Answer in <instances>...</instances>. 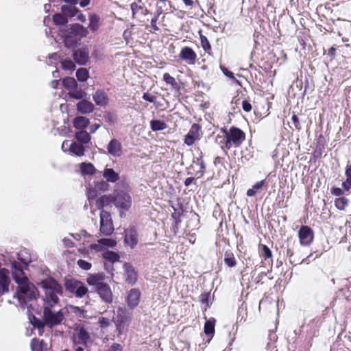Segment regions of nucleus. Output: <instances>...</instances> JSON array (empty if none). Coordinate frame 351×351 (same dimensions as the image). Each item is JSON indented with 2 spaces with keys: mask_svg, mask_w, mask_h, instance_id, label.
Masks as SVG:
<instances>
[{
  "mask_svg": "<svg viewBox=\"0 0 351 351\" xmlns=\"http://www.w3.org/2000/svg\"><path fill=\"white\" fill-rule=\"evenodd\" d=\"M44 291L43 319L45 324L52 328L60 324L64 318L62 311H53L51 308L59 302L58 295H62L63 288L51 277L42 280L38 284Z\"/></svg>",
  "mask_w": 351,
  "mask_h": 351,
  "instance_id": "nucleus-1",
  "label": "nucleus"
},
{
  "mask_svg": "<svg viewBox=\"0 0 351 351\" xmlns=\"http://www.w3.org/2000/svg\"><path fill=\"white\" fill-rule=\"evenodd\" d=\"M64 46L66 48H74L81 40L88 33L87 28L79 23H73L64 26L60 29Z\"/></svg>",
  "mask_w": 351,
  "mask_h": 351,
  "instance_id": "nucleus-2",
  "label": "nucleus"
},
{
  "mask_svg": "<svg viewBox=\"0 0 351 351\" xmlns=\"http://www.w3.org/2000/svg\"><path fill=\"white\" fill-rule=\"evenodd\" d=\"M105 277L104 273L90 274L86 278V282L90 286L93 287L103 302L111 304L113 301V295L110 286L104 282Z\"/></svg>",
  "mask_w": 351,
  "mask_h": 351,
  "instance_id": "nucleus-3",
  "label": "nucleus"
},
{
  "mask_svg": "<svg viewBox=\"0 0 351 351\" xmlns=\"http://www.w3.org/2000/svg\"><path fill=\"white\" fill-rule=\"evenodd\" d=\"M221 131L223 134V137L219 142V143H223L221 145L222 149H230L233 147H238L245 139V132L239 128L232 126L229 130L221 128Z\"/></svg>",
  "mask_w": 351,
  "mask_h": 351,
  "instance_id": "nucleus-4",
  "label": "nucleus"
},
{
  "mask_svg": "<svg viewBox=\"0 0 351 351\" xmlns=\"http://www.w3.org/2000/svg\"><path fill=\"white\" fill-rule=\"evenodd\" d=\"M37 289L28 281L19 285L16 291V298L21 305L25 304L27 301L36 298L37 295Z\"/></svg>",
  "mask_w": 351,
  "mask_h": 351,
  "instance_id": "nucleus-5",
  "label": "nucleus"
},
{
  "mask_svg": "<svg viewBox=\"0 0 351 351\" xmlns=\"http://www.w3.org/2000/svg\"><path fill=\"white\" fill-rule=\"evenodd\" d=\"M112 193L114 206L122 211L129 210L132 203L130 194L121 189H114Z\"/></svg>",
  "mask_w": 351,
  "mask_h": 351,
  "instance_id": "nucleus-6",
  "label": "nucleus"
},
{
  "mask_svg": "<svg viewBox=\"0 0 351 351\" xmlns=\"http://www.w3.org/2000/svg\"><path fill=\"white\" fill-rule=\"evenodd\" d=\"M64 287L66 291L75 294L77 298H83L88 292V288L82 281L74 278L66 279Z\"/></svg>",
  "mask_w": 351,
  "mask_h": 351,
  "instance_id": "nucleus-7",
  "label": "nucleus"
},
{
  "mask_svg": "<svg viewBox=\"0 0 351 351\" xmlns=\"http://www.w3.org/2000/svg\"><path fill=\"white\" fill-rule=\"evenodd\" d=\"M74 344H79L87 347L88 344L92 343L90 333L84 326L80 325L76 326L74 328Z\"/></svg>",
  "mask_w": 351,
  "mask_h": 351,
  "instance_id": "nucleus-8",
  "label": "nucleus"
},
{
  "mask_svg": "<svg viewBox=\"0 0 351 351\" xmlns=\"http://www.w3.org/2000/svg\"><path fill=\"white\" fill-rule=\"evenodd\" d=\"M114 230L111 215L108 211L101 210L100 212V232L106 235H110Z\"/></svg>",
  "mask_w": 351,
  "mask_h": 351,
  "instance_id": "nucleus-9",
  "label": "nucleus"
},
{
  "mask_svg": "<svg viewBox=\"0 0 351 351\" xmlns=\"http://www.w3.org/2000/svg\"><path fill=\"white\" fill-rule=\"evenodd\" d=\"M90 51L88 47H83L72 50V57L74 61L79 65H86L90 60Z\"/></svg>",
  "mask_w": 351,
  "mask_h": 351,
  "instance_id": "nucleus-10",
  "label": "nucleus"
},
{
  "mask_svg": "<svg viewBox=\"0 0 351 351\" xmlns=\"http://www.w3.org/2000/svg\"><path fill=\"white\" fill-rule=\"evenodd\" d=\"M123 269L125 282L131 286L134 285L138 277L135 267L130 263H125L123 265Z\"/></svg>",
  "mask_w": 351,
  "mask_h": 351,
  "instance_id": "nucleus-11",
  "label": "nucleus"
},
{
  "mask_svg": "<svg viewBox=\"0 0 351 351\" xmlns=\"http://www.w3.org/2000/svg\"><path fill=\"white\" fill-rule=\"evenodd\" d=\"M11 268L13 279L16 284L21 285L28 281V279L25 276L23 267L20 263L15 261H12L11 263Z\"/></svg>",
  "mask_w": 351,
  "mask_h": 351,
  "instance_id": "nucleus-12",
  "label": "nucleus"
},
{
  "mask_svg": "<svg viewBox=\"0 0 351 351\" xmlns=\"http://www.w3.org/2000/svg\"><path fill=\"white\" fill-rule=\"evenodd\" d=\"M141 298V292L139 289L132 288L128 291L126 297V303L128 307L133 310L139 304Z\"/></svg>",
  "mask_w": 351,
  "mask_h": 351,
  "instance_id": "nucleus-13",
  "label": "nucleus"
},
{
  "mask_svg": "<svg viewBox=\"0 0 351 351\" xmlns=\"http://www.w3.org/2000/svg\"><path fill=\"white\" fill-rule=\"evenodd\" d=\"M117 245V241L111 238H102L97 240V243H92L90 245V248L95 252L106 251L105 248L114 247Z\"/></svg>",
  "mask_w": 351,
  "mask_h": 351,
  "instance_id": "nucleus-14",
  "label": "nucleus"
},
{
  "mask_svg": "<svg viewBox=\"0 0 351 351\" xmlns=\"http://www.w3.org/2000/svg\"><path fill=\"white\" fill-rule=\"evenodd\" d=\"M298 236L300 243L302 245H308L313 240V232L312 229L307 226H302L299 231Z\"/></svg>",
  "mask_w": 351,
  "mask_h": 351,
  "instance_id": "nucleus-15",
  "label": "nucleus"
},
{
  "mask_svg": "<svg viewBox=\"0 0 351 351\" xmlns=\"http://www.w3.org/2000/svg\"><path fill=\"white\" fill-rule=\"evenodd\" d=\"M8 269L2 268L0 269V296L9 292L10 278Z\"/></svg>",
  "mask_w": 351,
  "mask_h": 351,
  "instance_id": "nucleus-16",
  "label": "nucleus"
},
{
  "mask_svg": "<svg viewBox=\"0 0 351 351\" xmlns=\"http://www.w3.org/2000/svg\"><path fill=\"white\" fill-rule=\"evenodd\" d=\"M107 151L113 157H120L123 154L121 143L117 138H112L107 145Z\"/></svg>",
  "mask_w": 351,
  "mask_h": 351,
  "instance_id": "nucleus-17",
  "label": "nucleus"
},
{
  "mask_svg": "<svg viewBox=\"0 0 351 351\" xmlns=\"http://www.w3.org/2000/svg\"><path fill=\"white\" fill-rule=\"evenodd\" d=\"M199 129L200 127L198 124H193L189 132L184 137V143L191 146L195 141L199 140L200 138V135L199 134Z\"/></svg>",
  "mask_w": 351,
  "mask_h": 351,
  "instance_id": "nucleus-18",
  "label": "nucleus"
},
{
  "mask_svg": "<svg viewBox=\"0 0 351 351\" xmlns=\"http://www.w3.org/2000/svg\"><path fill=\"white\" fill-rule=\"evenodd\" d=\"M179 57L189 64H193L197 58V54L189 47H184L181 49Z\"/></svg>",
  "mask_w": 351,
  "mask_h": 351,
  "instance_id": "nucleus-19",
  "label": "nucleus"
},
{
  "mask_svg": "<svg viewBox=\"0 0 351 351\" xmlns=\"http://www.w3.org/2000/svg\"><path fill=\"white\" fill-rule=\"evenodd\" d=\"M125 243L130 245L132 249L134 248L138 243V233L134 228H131L125 230Z\"/></svg>",
  "mask_w": 351,
  "mask_h": 351,
  "instance_id": "nucleus-20",
  "label": "nucleus"
},
{
  "mask_svg": "<svg viewBox=\"0 0 351 351\" xmlns=\"http://www.w3.org/2000/svg\"><path fill=\"white\" fill-rule=\"evenodd\" d=\"M77 110L78 112H80L81 114H89L92 112L95 109L94 104L86 99H82L80 101H79L77 105Z\"/></svg>",
  "mask_w": 351,
  "mask_h": 351,
  "instance_id": "nucleus-21",
  "label": "nucleus"
},
{
  "mask_svg": "<svg viewBox=\"0 0 351 351\" xmlns=\"http://www.w3.org/2000/svg\"><path fill=\"white\" fill-rule=\"evenodd\" d=\"M93 99L96 105L104 106H106L108 101L106 93L104 90L99 89L93 95Z\"/></svg>",
  "mask_w": 351,
  "mask_h": 351,
  "instance_id": "nucleus-22",
  "label": "nucleus"
},
{
  "mask_svg": "<svg viewBox=\"0 0 351 351\" xmlns=\"http://www.w3.org/2000/svg\"><path fill=\"white\" fill-rule=\"evenodd\" d=\"M90 123V120L84 116H77L73 121V127L78 130H84Z\"/></svg>",
  "mask_w": 351,
  "mask_h": 351,
  "instance_id": "nucleus-23",
  "label": "nucleus"
},
{
  "mask_svg": "<svg viewBox=\"0 0 351 351\" xmlns=\"http://www.w3.org/2000/svg\"><path fill=\"white\" fill-rule=\"evenodd\" d=\"M103 177L106 182L114 183L119 180V175L112 168L106 167L103 171Z\"/></svg>",
  "mask_w": 351,
  "mask_h": 351,
  "instance_id": "nucleus-24",
  "label": "nucleus"
},
{
  "mask_svg": "<svg viewBox=\"0 0 351 351\" xmlns=\"http://www.w3.org/2000/svg\"><path fill=\"white\" fill-rule=\"evenodd\" d=\"M111 203L113 204V193L110 195H101L96 201V205L99 209H102Z\"/></svg>",
  "mask_w": 351,
  "mask_h": 351,
  "instance_id": "nucleus-25",
  "label": "nucleus"
},
{
  "mask_svg": "<svg viewBox=\"0 0 351 351\" xmlns=\"http://www.w3.org/2000/svg\"><path fill=\"white\" fill-rule=\"evenodd\" d=\"M75 138L77 143L86 145L91 140V136L86 130H79L75 134Z\"/></svg>",
  "mask_w": 351,
  "mask_h": 351,
  "instance_id": "nucleus-26",
  "label": "nucleus"
},
{
  "mask_svg": "<svg viewBox=\"0 0 351 351\" xmlns=\"http://www.w3.org/2000/svg\"><path fill=\"white\" fill-rule=\"evenodd\" d=\"M193 162L199 167V170L196 172L195 176H197V178H200L204 176L206 170V165L203 160V154L202 152H200L199 156L193 160Z\"/></svg>",
  "mask_w": 351,
  "mask_h": 351,
  "instance_id": "nucleus-27",
  "label": "nucleus"
},
{
  "mask_svg": "<svg viewBox=\"0 0 351 351\" xmlns=\"http://www.w3.org/2000/svg\"><path fill=\"white\" fill-rule=\"evenodd\" d=\"M80 10L75 6L63 5L61 6V12L66 16L67 19L75 16Z\"/></svg>",
  "mask_w": 351,
  "mask_h": 351,
  "instance_id": "nucleus-28",
  "label": "nucleus"
},
{
  "mask_svg": "<svg viewBox=\"0 0 351 351\" xmlns=\"http://www.w3.org/2000/svg\"><path fill=\"white\" fill-rule=\"evenodd\" d=\"M69 150L75 156H82L84 154L85 146L77 142H73L69 146Z\"/></svg>",
  "mask_w": 351,
  "mask_h": 351,
  "instance_id": "nucleus-29",
  "label": "nucleus"
},
{
  "mask_svg": "<svg viewBox=\"0 0 351 351\" xmlns=\"http://www.w3.org/2000/svg\"><path fill=\"white\" fill-rule=\"evenodd\" d=\"M223 261L228 267H234L237 265V260L231 250L225 252Z\"/></svg>",
  "mask_w": 351,
  "mask_h": 351,
  "instance_id": "nucleus-30",
  "label": "nucleus"
},
{
  "mask_svg": "<svg viewBox=\"0 0 351 351\" xmlns=\"http://www.w3.org/2000/svg\"><path fill=\"white\" fill-rule=\"evenodd\" d=\"M100 26V17L96 14H92L89 17L88 28L92 32L97 31Z\"/></svg>",
  "mask_w": 351,
  "mask_h": 351,
  "instance_id": "nucleus-31",
  "label": "nucleus"
},
{
  "mask_svg": "<svg viewBox=\"0 0 351 351\" xmlns=\"http://www.w3.org/2000/svg\"><path fill=\"white\" fill-rule=\"evenodd\" d=\"M102 256L104 259L110 261L112 263L119 261L120 256L117 252L106 250L104 251Z\"/></svg>",
  "mask_w": 351,
  "mask_h": 351,
  "instance_id": "nucleus-32",
  "label": "nucleus"
},
{
  "mask_svg": "<svg viewBox=\"0 0 351 351\" xmlns=\"http://www.w3.org/2000/svg\"><path fill=\"white\" fill-rule=\"evenodd\" d=\"M150 128L154 131H161L167 128V123L162 120L153 119L150 121Z\"/></svg>",
  "mask_w": 351,
  "mask_h": 351,
  "instance_id": "nucleus-33",
  "label": "nucleus"
},
{
  "mask_svg": "<svg viewBox=\"0 0 351 351\" xmlns=\"http://www.w3.org/2000/svg\"><path fill=\"white\" fill-rule=\"evenodd\" d=\"M62 85L67 90H75L77 88V83L75 78L72 77H66L62 80Z\"/></svg>",
  "mask_w": 351,
  "mask_h": 351,
  "instance_id": "nucleus-34",
  "label": "nucleus"
},
{
  "mask_svg": "<svg viewBox=\"0 0 351 351\" xmlns=\"http://www.w3.org/2000/svg\"><path fill=\"white\" fill-rule=\"evenodd\" d=\"M81 171L83 174L93 175L96 169L94 165L90 162H82L80 165Z\"/></svg>",
  "mask_w": 351,
  "mask_h": 351,
  "instance_id": "nucleus-35",
  "label": "nucleus"
},
{
  "mask_svg": "<svg viewBox=\"0 0 351 351\" xmlns=\"http://www.w3.org/2000/svg\"><path fill=\"white\" fill-rule=\"evenodd\" d=\"M215 319L212 318L207 320L204 324V330L206 335L213 336L215 333Z\"/></svg>",
  "mask_w": 351,
  "mask_h": 351,
  "instance_id": "nucleus-36",
  "label": "nucleus"
},
{
  "mask_svg": "<svg viewBox=\"0 0 351 351\" xmlns=\"http://www.w3.org/2000/svg\"><path fill=\"white\" fill-rule=\"evenodd\" d=\"M53 21L56 25H64L68 23V19L62 12L55 14Z\"/></svg>",
  "mask_w": 351,
  "mask_h": 351,
  "instance_id": "nucleus-37",
  "label": "nucleus"
},
{
  "mask_svg": "<svg viewBox=\"0 0 351 351\" xmlns=\"http://www.w3.org/2000/svg\"><path fill=\"white\" fill-rule=\"evenodd\" d=\"M76 77L80 82H85L89 77L88 71L86 68H80L76 71Z\"/></svg>",
  "mask_w": 351,
  "mask_h": 351,
  "instance_id": "nucleus-38",
  "label": "nucleus"
},
{
  "mask_svg": "<svg viewBox=\"0 0 351 351\" xmlns=\"http://www.w3.org/2000/svg\"><path fill=\"white\" fill-rule=\"evenodd\" d=\"M62 69L73 71L75 69V63L70 59H66L61 62Z\"/></svg>",
  "mask_w": 351,
  "mask_h": 351,
  "instance_id": "nucleus-39",
  "label": "nucleus"
},
{
  "mask_svg": "<svg viewBox=\"0 0 351 351\" xmlns=\"http://www.w3.org/2000/svg\"><path fill=\"white\" fill-rule=\"evenodd\" d=\"M200 41H201V45L204 50L207 52L208 53H210V51L211 50V45L206 38V36L201 34L200 35Z\"/></svg>",
  "mask_w": 351,
  "mask_h": 351,
  "instance_id": "nucleus-40",
  "label": "nucleus"
},
{
  "mask_svg": "<svg viewBox=\"0 0 351 351\" xmlns=\"http://www.w3.org/2000/svg\"><path fill=\"white\" fill-rule=\"evenodd\" d=\"M348 200L344 197L337 198L335 201V205L339 210H343L348 204Z\"/></svg>",
  "mask_w": 351,
  "mask_h": 351,
  "instance_id": "nucleus-41",
  "label": "nucleus"
},
{
  "mask_svg": "<svg viewBox=\"0 0 351 351\" xmlns=\"http://www.w3.org/2000/svg\"><path fill=\"white\" fill-rule=\"evenodd\" d=\"M163 80L167 84L171 85L173 88H176L178 86V83L175 78L168 73H165L163 75Z\"/></svg>",
  "mask_w": 351,
  "mask_h": 351,
  "instance_id": "nucleus-42",
  "label": "nucleus"
},
{
  "mask_svg": "<svg viewBox=\"0 0 351 351\" xmlns=\"http://www.w3.org/2000/svg\"><path fill=\"white\" fill-rule=\"evenodd\" d=\"M95 187L97 190L106 191L108 189L109 184H108V182H106V180H101L95 183Z\"/></svg>",
  "mask_w": 351,
  "mask_h": 351,
  "instance_id": "nucleus-43",
  "label": "nucleus"
},
{
  "mask_svg": "<svg viewBox=\"0 0 351 351\" xmlns=\"http://www.w3.org/2000/svg\"><path fill=\"white\" fill-rule=\"evenodd\" d=\"M69 96L75 99H81L84 97V93L82 90H71L69 93Z\"/></svg>",
  "mask_w": 351,
  "mask_h": 351,
  "instance_id": "nucleus-44",
  "label": "nucleus"
},
{
  "mask_svg": "<svg viewBox=\"0 0 351 351\" xmlns=\"http://www.w3.org/2000/svg\"><path fill=\"white\" fill-rule=\"evenodd\" d=\"M262 256L264 257L265 260L271 258L272 256L271 250L265 245H262Z\"/></svg>",
  "mask_w": 351,
  "mask_h": 351,
  "instance_id": "nucleus-45",
  "label": "nucleus"
},
{
  "mask_svg": "<svg viewBox=\"0 0 351 351\" xmlns=\"http://www.w3.org/2000/svg\"><path fill=\"white\" fill-rule=\"evenodd\" d=\"M77 265L81 269L84 270H89L92 266L90 263L83 259L78 260Z\"/></svg>",
  "mask_w": 351,
  "mask_h": 351,
  "instance_id": "nucleus-46",
  "label": "nucleus"
},
{
  "mask_svg": "<svg viewBox=\"0 0 351 351\" xmlns=\"http://www.w3.org/2000/svg\"><path fill=\"white\" fill-rule=\"evenodd\" d=\"M200 301L202 304H205L206 307L210 306L209 304V299H210V293H202L199 296Z\"/></svg>",
  "mask_w": 351,
  "mask_h": 351,
  "instance_id": "nucleus-47",
  "label": "nucleus"
},
{
  "mask_svg": "<svg viewBox=\"0 0 351 351\" xmlns=\"http://www.w3.org/2000/svg\"><path fill=\"white\" fill-rule=\"evenodd\" d=\"M242 108L246 112H250L252 110V104L250 101L246 99L243 100L242 101Z\"/></svg>",
  "mask_w": 351,
  "mask_h": 351,
  "instance_id": "nucleus-48",
  "label": "nucleus"
},
{
  "mask_svg": "<svg viewBox=\"0 0 351 351\" xmlns=\"http://www.w3.org/2000/svg\"><path fill=\"white\" fill-rule=\"evenodd\" d=\"M220 67H221L222 72L223 73V74L225 75H226L227 77H228L230 79H233V80H236V79L234 76V73L232 71H230L228 69H226L224 66H221Z\"/></svg>",
  "mask_w": 351,
  "mask_h": 351,
  "instance_id": "nucleus-49",
  "label": "nucleus"
},
{
  "mask_svg": "<svg viewBox=\"0 0 351 351\" xmlns=\"http://www.w3.org/2000/svg\"><path fill=\"white\" fill-rule=\"evenodd\" d=\"M142 98L149 102L154 103L156 97L154 96L151 95L148 93H144Z\"/></svg>",
  "mask_w": 351,
  "mask_h": 351,
  "instance_id": "nucleus-50",
  "label": "nucleus"
},
{
  "mask_svg": "<svg viewBox=\"0 0 351 351\" xmlns=\"http://www.w3.org/2000/svg\"><path fill=\"white\" fill-rule=\"evenodd\" d=\"M291 121H292L293 124L294 125V127L298 130H300L301 127H300L299 119L295 114H293V116L291 117Z\"/></svg>",
  "mask_w": 351,
  "mask_h": 351,
  "instance_id": "nucleus-51",
  "label": "nucleus"
},
{
  "mask_svg": "<svg viewBox=\"0 0 351 351\" xmlns=\"http://www.w3.org/2000/svg\"><path fill=\"white\" fill-rule=\"evenodd\" d=\"M130 8L132 12V16L134 17L135 14H136L137 10L142 9V7L140 5H138V4L135 2H133L130 5Z\"/></svg>",
  "mask_w": 351,
  "mask_h": 351,
  "instance_id": "nucleus-52",
  "label": "nucleus"
},
{
  "mask_svg": "<svg viewBox=\"0 0 351 351\" xmlns=\"http://www.w3.org/2000/svg\"><path fill=\"white\" fill-rule=\"evenodd\" d=\"M108 351H123V347L119 343H114Z\"/></svg>",
  "mask_w": 351,
  "mask_h": 351,
  "instance_id": "nucleus-53",
  "label": "nucleus"
},
{
  "mask_svg": "<svg viewBox=\"0 0 351 351\" xmlns=\"http://www.w3.org/2000/svg\"><path fill=\"white\" fill-rule=\"evenodd\" d=\"M32 324H33L34 326L38 328H43L45 326V324L39 319H37L36 317H34V321L32 322Z\"/></svg>",
  "mask_w": 351,
  "mask_h": 351,
  "instance_id": "nucleus-54",
  "label": "nucleus"
},
{
  "mask_svg": "<svg viewBox=\"0 0 351 351\" xmlns=\"http://www.w3.org/2000/svg\"><path fill=\"white\" fill-rule=\"evenodd\" d=\"M343 190L344 189H342L341 188L335 187L332 189L331 193L332 195L335 196H341V195L343 194Z\"/></svg>",
  "mask_w": 351,
  "mask_h": 351,
  "instance_id": "nucleus-55",
  "label": "nucleus"
},
{
  "mask_svg": "<svg viewBox=\"0 0 351 351\" xmlns=\"http://www.w3.org/2000/svg\"><path fill=\"white\" fill-rule=\"evenodd\" d=\"M265 180H263L261 181L257 182L256 184H254L252 186V188L257 191L259 189H261L263 186L265 185Z\"/></svg>",
  "mask_w": 351,
  "mask_h": 351,
  "instance_id": "nucleus-56",
  "label": "nucleus"
},
{
  "mask_svg": "<svg viewBox=\"0 0 351 351\" xmlns=\"http://www.w3.org/2000/svg\"><path fill=\"white\" fill-rule=\"evenodd\" d=\"M158 19V16H154L151 20V26L155 31L159 30V28L156 25Z\"/></svg>",
  "mask_w": 351,
  "mask_h": 351,
  "instance_id": "nucleus-57",
  "label": "nucleus"
},
{
  "mask_svg": "<svg viewBox=\"0 0 351 351\" xmlns=\"http://www.w3.org/2000/svg\"><path fill=\"white\" fill-rule=\"evenodd\" d=\"M342 187L345 191H349L351 189V180L346 178V181L342 183Z\"/></svg>",
  "mask_w": 351,
  "mask_h": 351,
  "instance_id": "nucleus-58",
  "label": "nucleus"
},
{
  "mask_svg": "<svg viewBox=\"0 0 351 351\" xmlns=\"http://www.w3.org/2000/svg\"><path fill=\"white\" fill-rule=\"evenodd\" d=\"M286 255H287V257H289V258L290 262H291V263H293L294 262V261L292 260V257H293V250H292L291 247H289V246H288V247H287V248Z\"/></svg>",
  "mask_w": 351,
  "mask_h": 351,
  "instance_id": "nucleus-59",
  "label": "nucleus"
},
{
  "mask_svg": "<svg viewBox=\"0 0 351 351\" xmlns=\"http://www.w3.org/2000/svg\"><path fill=\"white\" fill-rule=\"evenodd\" d=\"M345 173L346 178L351 180V164L346 166Z\"/></svg>",
  "mask_w": 351,
  "mask_h": 351,
  "instance_id": "nucleus-60",
  "label": "nucleus"
},
{
  "mask_svg": "<svg viewBox=\"0 0 351 351\" xmlns=\"http://www.w3.org/2000/svg\"><path fill=\"white\" fill-rule=\"evenodd\" d=\"M62 241L66 247H72L74 246L73 242L69 239L64 238Z\"/></svg>",
  "mask_w": 351,
  "mask_h": 351,
  "instance_id": "nucleus-61",
  "label": "nucleus"
},
{
  "mask_svg": "<svg viewBox=\"0 0 351 351\" xmlns=\"http://www.w3.org/2000/svg\"><path fill=\"white\" fill-rule=\"evenodd\" d=\"M99 323L101 326H108L109 325L108 319L105 317L99 318Z\"/></svg>",
  "mask_w": 351,
  "mask_h": 351,
  "instance_id": "nucleus-62",
  "label": "nucleus"
},
{
  "mask_svg": "<svg viewBox=\"0 0 351 351\" xmlns=\"http://www.w3.org/2000/svg\"><path fill=\"white\" fill-rule=\"evenodd\" d=\"M38 345V351H44L47 348V343L43 340H39Z\"/></svg>",
  "mask_w": 351,
  "mask_h": 351,
  "instance_id": "nucleus-63",
  "label": "nucleus"
},
{
  "mask_svg": "<svg viewBox=\"0 0 351 351\" xmlns=\"http://www.w3.org/2000/svg\"><path fill=\"white\" fill-rule=\"evenodd\" d=\"M101 127L100 123H95L90 127V133H95L96 131Z\"/></svg>",
  "mask_w": 351,
  "mask_h": 351,
  "instance_id": "nucleus-64",
  "label": "nucleus"
}]
</instances>
